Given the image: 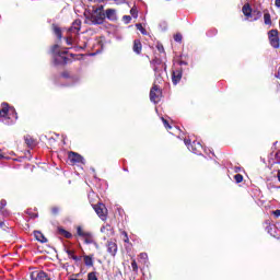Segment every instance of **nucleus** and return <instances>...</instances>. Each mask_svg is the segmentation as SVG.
Segmentation results:
<instances>
[{
    "label": "nucleus",
    "instance_id": "obj_30",
    "mask_svg": "<svg viewBox=\"0 0 280 280\" xmlns=\"http://www.w3.org/2000/svg\"><path fill=\"white\" fill-rule=\"evenodd\" d=\"M131 268L133 270V272H139V266L137 265V260H132L131 261Z\"/></svg>",
    "mask_w": 280,
    "mask_h": 280
},
{
    "label": "nucleus",
    "instance_id": "obj_44",
    "mask_svg": "<svg viewBox=\"0 0 280 280\" xmlns=\"http://www.w3.org/2000/svg\"><path fill=\"white\" fill-rule=\"evenodd\" d=\"M276 8H280V0L275 1Z\"/></svg>",
    "mask_w": 280,
    "mask_h": 280
},
{
    "label": "nucleus",
    "instance_id": "obj_27",
    "mask_svg": "<svg viewBox=\"0 0 280 280\" xmlns=\"http://www.w3.org/2000/svg\"><path fill=\"white\" fill-rule=\"evenodd\" d=\"M59 233L63 235V237H67V240H71V233L66 230H59Z\"/></svg>",
    "mask_w": 280,
    "mask_h": 280
},
{
    "label": "nucleus",
    "instance_id": "obj_2",
    "mask_svg": "<svg viewBox=\"0 0 280 280\" xmlns=\"http://www.w3.org/2000/svg\"><path fill=\"white\" fill-rule=\"evenodd\" d=\"M106 19V13L104 12V5H100L94 10L91 15L92 25H102Z\"/></svg>",
    "mask_w": 280,
    "mask_h": 280
},
{
    "label": "nucleus",
    "instance_id": "obj_31",
    "mask_svg": "<svg viewBox=\"0 0 280 280\" xmlns=\"http://www.w3.org/2000/svg\"><path fill=\"white\" fill-rule=\"evenodd\" d=\"M183 40V35L180 33H177L174 35V42L175 43H180Z\"/></svg>",
    "mask_w": 280,
    "mask_h": 280
},
{
    "label": "nucleus",
    "instance_id": "obj_11",
    "mask_svg": "<svg viewBox=\"0 0 280 280\" xmlns=\"http://www.w3.org/2000/svg\"><path fill=\"white\" fill-rule=\"evenodd\" d=\"M84 244H93L95 246V248H100V245L97 244V242H95V237H93V234L91 232H88L84 236Z\"/></svg>",
    "mask_w": 280,
    "mask_h": 280
},
{
    "label": "nucleus",
    "instance_id": "obj_1",
    "mask_svg": "<svg viewBox=\"0 0 280 280\" xmlns=\"http://www.w3.org/2000/svg\"><path fill=\"white\" fill-rule=\"evenodd\" d=\"M51 54L55 65H67L69 58H67V49L62 50L58 44L52 46Z\"/></svg>",
    "mask_w": 280,
    "mask_h": 280
},
{
    "label": "nucleus",
    "instance_id": "obj_34",
    "mask_svg": "<svg viewBox=\"0 0 280 280\" xmlns=\"http://www.w3.org/2000/svg\"><path fill=\"white\" fill-rule=\"evenodd\" d=\"M234 180H235L236 183H242V180H244V176H242V174H236V175L234 176Z\"/></svg>",
    "mask_w": 280,
    "mask_h": 280
},
{
    "label": "nucleus",
    "instance_id": "obj_5",
    "mask_svg": "<svg viewBox=\"0 0 280 280\" xmlns=\"http://www.w3.org/2000/svg\"><path fill=\"white\" fill-rule=\"evenodd\" d=\"M268 38L271 47H273V49H279L280 47L279 31L277 30L269 31Z\"/></svg>",
    "mask_w": 280,
    "mask_h": 280
},
{
    "label": "nucleus",
    "instance_id": "obj_45",
    "mask_svg": "<svg viewBox=\"0 0 280 280\" xmlns=\"http://www.w3.org/2000/svg\"><path fill=\"white\" fill-rule=\"evenodd\" d=\"M158 49H159V51H165V49L163 48L162 45H161V46H158Z\"/></svg>",
    "mask_w": 280,
    "mask_h": 280
},
{
    "label": "nucleus",
    "instance_id": "obj_8",
    "mask_svg": "<svg viewBox=\"0 0 280 280\" xmlns=\"http://www.w3.org/2000/svg\"><path fill=\"white\" fill-rule=\"evenodd\" d=\"M151 65L155 75H161V69H163V61L159 58H155L151 61Z\"/></svg>",
    "mask_w": 280,
    "mask_h": 280
},
{
    "label": "nucleus",
    "instance_id": "obj_20",
    "mask_svg": "<svg viewBox=\"0 0 280 280\" xmlns=\"http://www.w3.org/2000/svg\"><path fill=\"white\" fill-rule=\"evenodd\" d=\"M24 141L28 148H34V145H36V141L30 136H25Z\"/></svg>",
    "mask_w": 280,
    "mask_h": 280
},
{
    "label": "nucleus",
    "instance_id": "obj_16",
    "mask_svg": "<svg viewBox=\"0 0 280 280\" xmlns=\"http://www.w3.org/2000/svg\"><path fill=\"white\" fill-rule=\"evenodd\" d=\"M34 235H35V240H37V242H40L42 244H47V237H45V234L43 232L35 231Z\"/></svg>",
    "mask_w": 280,
    "mask_h": 280
},
{
    "label": "nucleus",
    "instance_id": "obj_35",
    "mask_svg": "<svg viewBox=\"0 0 280 280\" xmlns=\"http://www.w3.org/2000/svg\"><path fill=\"white\" fill-rule=\"evenodd\" d=\"M8 205V201H5V199H2L0 201V211H3V208Z\"/></svg>",
    "mask_w": 280,
    "mask_h": 280
},
{
    "label": "nucleus",
    "instance_id": "obj_42",
    "mask_svg": "<svg viewBox=\"0 0 280 280\" xmlns=\"http://www.w3.org/2000/svg\"><path fill=\"white\" fill-rule=\"evenodd\" d=\"M61 77L65 78V79L70 78L69 72H63V73L61 74Z\"/></svg>",
    "mask_w": 280,
    "mask_h": 280
},
{
    "label": "nucleus",
    "instance_id": "obj_6",
    "mask_svg": "<svg viewBox=\"0 0 280 280\" xmlns=\"http://www.w3.org/2000/svg\"><path fill=\"white\" fill-rule=\"evenodd\" d=\"M161 95H163V92L159 85L153 84L150 91V101L153 102V104H159L161 102Z\"/></svg>",
    "mask_w": 280,
    "mask_h": 280
},
{
    "label": "nucleus",
    "instance_id": "obj_37",
    "mask_svg": "<svg viewBox=\"0 0 280 280\" xmlns=\"http://www.w3.org/2000/svg\"><path fill=\"white\" fill-rule=\"evenodd\" d=\"M66 43H67V45H73V37L68 36V37L66 38Z\"/></svg>",
    "mask_w": 280,
    "mask_h": 280
},
{
    "label": "nucleus",
    "instance_id": "obj_40",
    "mask_svg": "<svg viewBox=\"0 0 280 280\" xmlns=\"http://www.w3.org/2000/svg\"><path fill=\"white\" fill-rule=\"evenodd\" d=\"M106 229H110V225H103L102 228H101V233H104V231H106Z\"/></svg>",
    "mask_w": 280,
    "mask_h": 280
},
{
    "label": "nucleus",
    "instance_id": "obj_22",
    "mask_svg": "<svg viewBox=\"0 0 280 280\" xmlns=\"http://www.w3.org/2000/svg\"><path fill=\"white\" fill-rule=\"evenodd\" d=\"M83 261H84L85 266H88V267L93 266V257H91V256H84Z\"/></svg>",
    "mask_w": 280,
    "mask_h": 280
},
{
    "label": "nucleus",
    "instance_id": "obj_14",
    "mask_svg": "<svg viewBox=\"0 0 280 280\" xmlns=\"http://www.w3.org/2000/svg\"><path fill=\"white\" fill-rule=\"evenodd\" d=\"M105 19H108V21H117V11L115 9H107L105 11Z\"/></svg>",
    "mask_w": 280,
    "mask_h": 280
},
{
    "label": "nucleus",
    "instance_id": "obj_17",
    "mask_svg": "<svg viewBox=\"0 0 280 280\" xmlns=\"http://www.w3.org/2000/svg\"><path fill=\"white\" fill-rule=\"evenodd\" d=\"M242 11L247 19H253V9L250 8V4H244Z\"/></svg>",
    "mask_w": 280,
    "mask_h": 280
},
{
    "label": "nucleus",
    "instance_id": "obj_4",
    "mask_svg": "<svg viewBox=\"0 0 280 280\" xmlns=\"http://www.w3.org/2000/svg\"><path fill=\"white\" fill-rule=\"evenodd\" d=\"M184 143L185 145H187L188 150L194 154H202V144L200 142L194 141L191 143V140L185 139Z\"/></svg>",
    "mask_w": 280,
    "mask_h": 280
},
{
    "label": "nucleus",
    "instance_id": "obj_21",
    "mask_svg": "<svg viewBox=\"0 0 280 280\" xmlns=\"http://www.w3.org/2000/svg\"><path fill=\"white\" fill-rule=\"evenodd\" d=\"M66 253L70 259H73V261H80V257L75 256L74 250L66 249Z\"/></svg>",
    "mask_w": 280,
    "mask_h": 280
},
{
    "label": "nucleus",
    "instance_id": "obj_47",
    "mask_svg": "<svg viewBox=\"0 0 280 280\" xmlns=\"http://www.w3.org/2000/svg\"><path fill=\"white\" fill-rule=\"evenodd\" d=\"M275 78H277L278 80H280V72L275 74Z\"/></svg>",
    "mask_w": 280,
    "mask_h": 280
},
{
    "label": "nucleus",
    "instance_id": "obj_15",
    "mask_svg": "<svg viewBox=\"0 0 280 280\" xmlns=\"http://www.w3.org/2000/svg\"><path fill=\"white\" fill-rule=\"evenodd\" d=\"M183 78V72H180V70H175L173 71V74H172V82L173 84H178L180 82Z\"/></svg>",
    "mask_w": 280,
    "mask_h": 280
},
{
    "label": "nucleus",
    "instance_id": "obj_25",
    "mask_svg": "<svg viewBox=\"0 0 280 280\" xmlns=\"http://www.w3.org/2000/svg\"><path fill=\"white\" fill-rule=\"evenodd\" d=\"M54 32L55 36H57V38L60 40V38H62V31H60V27H55Z\"/></svg>",
    "mask_w": 280,
    "mask_h": 280
},
{
    "label": "nucleus",
    "instance_id": "obj_41",
    "mask_svg": "<svg viewBox=\"0 0 280 280\" xmlns=\"http://www.w3.org/2000/svg\"><path fill=\"white\" fill-rule=\"evenodd\" d=\"M273 215H276V218H280V210H275Z\"/></svg>",
    "mask_w": 280,
    "mask_h": 280
},
{
    "label": "nucleus",
    "instance_id": "obj_10",
    "mask_svg": "<svg viewBox=\"0 0 280 280\" xmlns=\"http://www.w3.org/2000/svg\"><path fill=\"white\" fill-rule=\"evenodd\" d=\"M68 159L71 163H84V158L75 152H70Z\"/></svg>",
    "mask_w": 280,
    "mask_h": 280
},
{
    "label": "nucleus",
    "instance_id": "obj_29",
    "mask_svg": "<svg viewBox=\"0 0 280 280\" xmlns=\"http://www.w3.org/2000/svg\"><path fill=\"white\" fill-rule=\"evenodd\" d=\"M252 16H254L253 21H257V19H260L261 13L260 11H252Z\"/></svg>",
    "mask_w": 280,
    "mask_h": 280
},
{
    "label": "nucleus",
    "instance_id": "obj_18",
    "mask_svg": "<svg viewBox=\"0 0 280 280\" xmlns=\"http://www.w3.org/2000/svg\"><path fill=\"white\" fill-rule=\"evenodd\" d=\"M269 163L270 165H276L280 163V150L277 153H275V159H272V154L270 155Z\"/></svg>",
    "mask_w": 280,
    "mask_h": 280
},
{
    "label": "nucleus",
    "instance_id": "obj_19",
    "mask_svg": "<svg viewBox=\"0 0 280 280\" xmlns=\"http://www.w3.org/2000/svg\"><path fill=\"white\" fill-rule=\"evenodd\" d=\"M141 49H142L141 40L136 39L133 42V51H135V54H141Z\"/></svg>",
    "mask_w": 280,
    "mask_h": 280
},
{
    "label": "nucleus",
    "instance_id": "obj_9",
    "mask_svg": "<svg viewBox=\"0 0 280 280\" xmlns=\"http://www.w3.org/2000/svg\"><path fill=\"white\" fill-rule=\"evenodd\" d=\"M31 280H51L45 271H32Z\"/></svg>",
    "mask_w": 280,
    "mask_h": 280
},
{
    "label": "nucleus",
    "instance_id": "obj_7",
    "mask_svg": "<svg viewBox=\"0 0 280 280\" xmlns=\"http://www.w3.org/2000/svg\"><path fill=\"white\" fill-rule=\"evenodd\" d=\"M94 211L103 221L106 220V206L104 203L95 205Z\"/></svg>",
    "mask_w": 280,
    "mask_h": 280
},
{
    "label": "nucleus",
    "instance_id": "obj_36",
    "mask_svg": "<svg viewBox=\"0 0 280 280\" xmlns=\"http://www.w3.org/2000/svg\"><path fill=\"white\" fill-rule=\"evenodd\" d=\"M122 235H124V242L126 244H128L130 242V238H128V233L127 232H122Z\"/></svg>",
    "mask_w": 280,
    "mask_h": 280
},
{
    "label": "nucleus",
    "instance_id": "obj_13",
    "mask_svg": "<svg viewBox=\"0 0 280 280\" xmlns=\"http://www.w3.org/2000/svg\"><path fill=\"white\" fill-rule=\"evenodd\" d=\"M107 253H109L112 257H115V255H117V243L109 241L107 243Z\"/></svg>",
    "mask_w": 280,
    "mask_h": 280
},
{
    "label": "nucleus",
    "instance_id": "obj_26",
    "mask_svg": "<svg viewBox=\"0 0 280 280\" xmlns=\"http://www.w3.org/2000/svg\"><path fill=\"white\" fill-rule=\"evenodd\" d=\"M86 233H89V232H85L84 230H82L81 226H79L77 229V235H79V237H84V235H86Z\"/></svg>",
    "mask_w": 280,
    "mask_h": 280
},
{
    "label": "nucleus",
    "instance_id": "obj_23",
    "mask_svg": "<svg viewBox=\"0 0 280 280\" xmlns=\"http://www.w3.org/2000/svg\"><path fill=\"white\" fill-rule=\"evenodd\" d=\"M264 21H265V25H272V20L270 18V13L264 14Z\"/></svg>",
    "mask_w": 280,
    "mask_h": 280
},
{
    "label": "nucleus",
    "instance_id": "obj_38",
    "mask_svg": "<svg viewBox=\"0 0 280 280\" xmlns=\"http://www.w3.org/2000/svg\"><path fill=\"white\" fill-rule=\"evenodd\" d=\"M124 21L125 23H130V21H132V18L130 15H124Z\"/></svg>",
    "mask_w": 280,
    "mask_h": 280
},
{
    "label": "nucleus",
    "instance_id": "obj_28",
    "mask_svg": "<svg viewBox=\"0 0 280 280\" xmlns=\"http://www.w3.org/2000/svg\"><path fill=\"white\" fill-rule=\"evenodd\" d=\"M139 258L141 259V261H142L143 264H148V254H147V253H141V254L139 255Z\"/></svg>",
    "mask_w": 280,
    "mask_h": 280
},
{
    "label": "nucleus",
    "instance_id": "obj_24",
    "mask_svg": "<svg viewBox=\"0 0 280 280\" xmlns=\"http://www.w3.org/2000/svg\"><path fill=\"white\" fill-rule=\"evenodd\" d=\"M137 30H139V32H141V34H143V36H145L148 34V31H145V28L143 27V25H141V23L136 24Z\"/></svg>",
    "mask_w": 280,
    "mask_h": 280
},
{
    "label": "nucleus",
    "instance_id": "obj_46",
    "mask_svg": "<svg viewBox=\"0 0 280 280\" xmlns=\"http://www.w3.org/2000/svg\"><path fill=\"white\" fill-rule=\"evenodd\" d=\"M82 49H84V47H77L75 51H82Z\"/></svg>",
    "mask_w": 280,
    "mask_h": 280
},
{
    "label": "nucleus",
    "instance_id": "obj_33",
    "mask_svg": "<svg viewBox=\"0 0 280 280\" xmlns=\"http://www.w3.org/2000/svg\"><path fill=\"white\" fill-rule=\"evenodd\" d=\"M162 119V121H163V125L165 126V128L167 129V130H172V126L170 125V122L167 121V119H165V118H161Z\"/></svg>",
    "mask_w": 280,
    "mask_h": 280
},
{
    "label": "nucleus",
    "instance_id": "obj_12",
    "mask_svg": "<svg viewBox=\"0 0 280 280\" xmlns=\"http://www.w3.org/2000/svg\"><path fill=\"white\" fill-rule=\"evenodd\" d=\"M82 27V21L74 20L71 27L69 28L70 34H78Z\"/></svg>",
    "mask_w": 280,
    "mask_h": 280
},
{
    "label": "nucleus",
    "instance_id": "obj_32",
    "mask_svg": "<svg viewBox=\"0 0 280 280\" xmlns=\"http://www.w3.org/2000/svg\"><path fill=\"white\" fill-rule=\"evenodd\" d=\"M88 280H97V275L95 271H92L88 275Z\"/></svg>",
    "mask_w": 280,
    "mask_h": 280
},
{
    "label": "nucleus",
    "instance_id": "obj_3",
    "mask_svg": "<svg viewBox=\"0 0 280 280\" xmlns=\"http://www.w3.org/2000/svg\"><path fill=\"white\" fill-rule=\"evenodd\" d=\"M10 113H13V117L16 119V112L14 108H9L8 103H2V108L0 109V120H2L3 124H12V120L10 121Z\"/></svg>",
    "mask_w": 280,
    "mask_h": 280
},
{
    "label": "nucleus",
    "instance_id": "obj_43",
    "mask_svg": "<svg viewBox=\"0 0 280 280\" xmlns=\"http://www.w3.org/2000/svg\"><path fill=\"white\" fill-rule=\"evenodd\" d=\"M51 211H52L54 215H56L59 210H58V208L55 207V208L51 209Z\"/></svg>",
    "mask_w": 280,
    "mask_h": 280
},
{
    "label": "nucleus",
    "instance_id": "obj_48",
    "mask_svg": "<svg viewBox=\"0 0 280 280\" xmlns=\"http://www.w3.org/2000/svg\"><path fill=\"white\" fill-rule=\"evenodd\" d=\"M278 180L280 183V170L278 171Z\"/></svg>",
    "mask_w": 280,
    "mask_h": 280
},
{
    "label": "nucleus",
    "instance_id": "obj_39",
    "mask_svg": "<svg viewBox=\"0 0 280 280\" xmlns=\"http://www.w3.org/2000/svg\"><path fill=\"white\" fill-rule=\"evenodd\" d=\"M130 14L133 16V19H137V10L136 9H131Z\"/></svg>",
    "mask_w": 280,
    "mask_h": 280
}]
</instances>
